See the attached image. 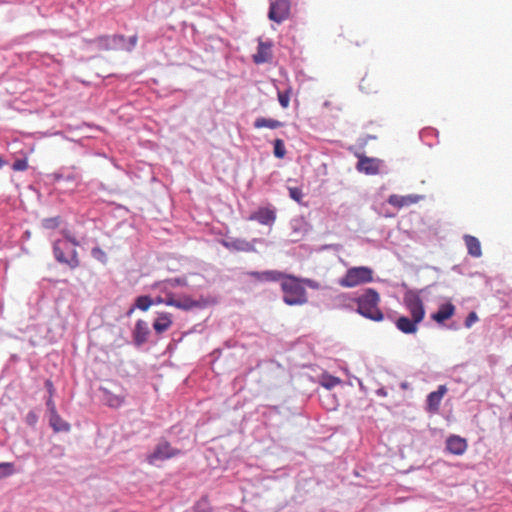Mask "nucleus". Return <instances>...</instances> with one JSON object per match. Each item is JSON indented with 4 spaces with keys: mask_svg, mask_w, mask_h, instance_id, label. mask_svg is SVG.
<instances>
[{
    "mask_svg": "<svg viewBox=\"0 0 512 512\" xmlns=\"http://www.w3.org/2000/svg\"><path fill=\"white\" fill-rule=\"evenodd\" d=\"M250 220H255L263 225H271L276 219L275 211L269 208H260L254 212L250 217Z\"/></svg>",
    "mask_w": 512,
    "mask_h": 512,
    "instance_id": "nucleus-18",
    "label": "nucleus"
},
{
    "mask_svg": "<svg viewBox=\"0 0 512 512\" xmlns=\"http://www.w3.org/2000/svg\"><path fill=\"white\" fill-rule=\"evenodd\" d=\"M464 242L467 247L469 255L473 257H480L482 255V249L480 241L472 236V235H465L464 236Z\"/></svg>",
    "mask_w": 512,
    "mask_h": 512,
    "instance_id": "nucleus-21",
    "label": "nucleus"
},
{
    "mask_svg": "<svg viewBox=\"0 0 512 512\" xmlns=\"http://www.w3.org/2000/svg\"><path fill=\"white\" fill-rule=\"evenodd\" d=\"M222 246L230 251L237 252H254L255 247L253 243L240 238L223 239L220 242Z\"/></svg>",
    "mask_w": 512,
    "mask_h": 512,
    "instance_id": "nucleus-10",
    "label": "nucleus"
},
{
    "mask_svg": "<svg viewBox=\"0 0 512 512\" xmlns=\"http://www.w3.org/2000/svg\"><path fill=\"white\" fill-rule=\"evenodd\" d=\"M12 168L15 171H24L28 169V160L26 158L18 159L13 163Z\"/></svg>",
    "mask_w": 512,
    "mask_h": 512,
    "instance_id": "nucleus-34",
    "label": "nucleus"
},
{
    "mask_svg": "<svg viewBox=\"0 0 512 512\" xmlns=\"http://www.w3.org/2000/svg\"><path fill=\"white\" fill-rule=\"evenodd\" d=\"M153 302L156 304H165V297H157Z\"/></svg>",
    "mask_w": 512,
    "mask_h": 512,
    "instance_id": "nucleus-38",
    "label": "nucleus"
},
{
    "mask_svg": "<svg viewBox=\"0 0 512 512\" xmlns=\"http://www.w3.org/2000/svg\"><path fill=\"white\" fill-rule=\"evenodd\" d=\"M421 322L417 321L414 318H408L406 316H400L396 322L395 326L398 330H400L404 334H415L418 331V325Z\"/></svg>",
    "mask_w": 512,
    "mask_h": 512,
    "instance_id": "nucleus-16",
    "label": "nucleus"
},
{
    "mask_svg": "<svg viewBox=\"0 0 512 512\" xmlns=\"http://www.w3.org/2000/svg\"><path fill=\"white\" fill-rule=\"evenodd\" d=\"M403 304L411 318L422 322L425 318V307L420 295L412 290L407 291L403 297Z\"/></svg>",
    "mask_w": 512,
    "mask_h": 512,
    "instance_id": "nucleus-8",
    "label": "nucleus"
},
{
    "mask_svg": "<svg viewBox=\"0 0 512 512\" xmlns=\"http://www.w3.org/2000/svg\"><path fill=\"white\" fill-rule=\"evenodd\" d=\"M117 36H99L93 40H90L89 43L96 44L98 47L102 49H109L111 47L112 42H115Z\"/></svg>",
    "mask_w": 512,
    "mask_h": 512,
    "instance_id": "nucleus-25",
    "label": "nucleus"
},
{
    "mask_svg": "<svg viewBox=\"0 0 512 512\" xmlns=\"http://www.w3.org/2000/svg\"><path fill=\"white\" fill-rule=\"evenodd\" d=\"M289 196L291 199L296 201L298 204H302L303 200V192L302 189L299 187H288Z\"/></svg>",
    "mask_w": 512,
    "mask_h": 512,
    "instance_id": "nucleus-30",
    "label": "nucleus"
},
{
    "mask_svg": "<svg viewBox=\"0 0 512 512\" xmlns=\"http://www.w3.org/2000/svg\"><path fill=\"white\" fill-rule=\"evenodd\" d=\"M302 282L307 283L310 287H313V288L315 287L314 283L311 280L306 279V280H302Z\"/></svg>",
    "mask_w": 512,
    "mask_h": 512,
    "instance_id": "nucleus-40",
    "label": "nucleus"
},
{
    "mask_svg": "<svg viewBox=\"0 0 512 512\" xmlns=\"http://www.w3.org/2000/svg\"><path fill=\"white\" fill-rule=\"evenodd\" d=\"M421 198L422 197L419 195L401 196V195H397V194H392L389 196L387 201L390 205L400 209L403 207L410 206L412 204H416L417 202H419V200Z\"/></svg>",
    "mask_w": 512,
    "mask_h": 512,
    "instance_id": "nucleus-14",
    "label": "nucleus"
},
{
    "mask_svg": "<svg viewBox=\"0 0 512 512\" xmlns=\"http://www.w3.org/2000/svg\"><path fill=\"white\" fill-rule=\"evenodd\" d=\"M181 451L171 446L166 440H161L157 443L154 450L147 455V462L150 465H156L158 462H162L173 457L178 456Z\"/></svg>",
    "mask_w": 512,
    "mask_h": 512,
    "instance_id": "nucleus-7",
    "label": "nucleus"
},
{
    "mask_svg": "<svg viewBox=\"0 0 512 512\" xmlns=\"http://www.w3.org/2000/svg\"><path fill=\"white\" fill-rule=\"evenodd\" d=\"M60 225L59 217L46 218L42 221V226L45 229H56Z\"/></svg>",
    "mask_w": 512,
    "mask_h": 512,
    "instance_id": "nucleus-32",
    "label": "nucleus"
},
{
    "mask_svg": "<svg viewBox=\"0 0 512 512\" xmlns=\"http://www.w3.org/2000/svg\"><path fill=\"white\" fill-rule=\"evenodd\" d=\"M374 271L367 266H355L349 268L343 277L338 281L344 288H354L360 285L368 284L373 281Z\"/></svg>",
    "mask_w": 512,
    "mask_h": 512,
    "instance_id": "nucleus-4",
    "label": "nucleus"
},
{
    "mask_svg": "<svg viewBox=\"0 0 512 512\" xmlns=\"http://www.w3.org/2000/svg\"><path fill=\"white\" fill-rule=\"evenodd\" d=\"M282 126H283V123L281 121L272 119V118L259 117L254 122V127L256 129H261V128L277 129Z\"/></svg>",
    "mask_w": 512,
    "mask_h": 512,
    "instance_id": "nucleus-24",
    "label": "nucleus"
},
{
    "mask_svg": "<svg viewBox=\"0 0 512 512\" xmlns=\"http://www.w3.org/2000/svg\"><path fill=\"white\" fill-rule=\"evenodd\" d=\"M272 44L270 42L259 41L257 52L253 55V61L256 64L269 62L272 59Z\"/></svg>",
    "mask_w": 512,
    "mask_h": 512,
    "instance_id": "nucleus-17",
    "label": "nucleus"
},
{
    "mask_svg": "<svg viewBox=\"0 0 512 512\" xmlns=\"http://www.w3.org/2000/svg\"><path fill=\"white\" fill-rule=\"evenodd\" d=\"M18 470L15 468L14 464L11 462H2L0 463V479H5L13 474H15Z\"/></svg>",
    "mask_w": 512,
    "mask_h": 512,
    "instance_id": "nucleus-26",
    "label": "nucleus"
},
{
    "mask_svg": "<svg viewBox=\"0 0 512 512\" xmlns=\"http://www.w3.org/2000/svg\"><path fill=\"white\" fill-rule=\"evenodd\" d=\"M55 389L51 380L45 381V397L46 405L49 413V424L55 432H68L70 424L64 421L57 413L56 406L53 401Z\"/></svg>",
    "mask_w": 512,
    "mask_h": 512,
    "instance_id": "nucleus-5",
    "label": "nucleus"
},
{
    "mask_svg": "<svg viewBox=\"0 0 512 512\" xmlns=\"http://www.w3.org/2000/svg\"><path fill=\"white\" fill-rule=\"evenodd\" d=\"M246 274L258 282H277L283 277V273L277 270L249 271Z\"/></svg>",
    "mask_w": 512,
    "mask_h": 512,
    "instance_id": "nucleus-13",
    "label": "nucleus"
},
{
    "mask_svg": "<svg viewBox=\"0 0 512 512\" xmlns=\"http://www.w3.org/2000/svg\"><path fill=\"white\" fill-rule=\"evenodd\" d=\"M154 304L153 300L149 296H139L136 299L135 307L147 311Z\"/></svg>",
    "mask_w": 512,
    "mask_h": 512,
    "instance_id": "nucleus-27",
    "label": "nucleus"
},
{
    "mask_svg": "<svg viewBox=\"0 0 512 512\" xmlns=\"http://www.w3.org/2000/svg\"><path fill=\"white\" fill-rule=\"evenodd\" d=\"M466 439L452 435L446 441L447 450L454 455H462L467 450Z\"/></svg>",
    "mask_w": 512,
    "mask_h": 512,
    "instance_id": "nucleus-15",
    "label": "nucleus"
},
{
    "mask_svg": "<svg viewBox=\"0 0 512 512\" xmlns=\"http://www.w3.org/2000/svg\"><path fill=\"white\" fill-rule=\"evenodd\" d=\"M165 305L178 308L180 310L188 311L193 308H203L207 305V301L204 298L193 299L188 295H181L176 297L172 292H166Z\"/></svg>",
    "mask_w": 512,
    "mask_h": 512,
    "instance_id": "nucleus-6",
    "label": "nucleus"
},
{
    "mask_svg": "<svg viewBox=\"0 0 512 512\" xmlns=\"http://www.w3.org/2000/svg\"><path fill=\"white\" fill-rule=\"evenodd\" d=\"M381 161L379 159L360 156L357 163V170L367 175H376L379 173Z\"/></svg>",
    "mask_w": 512,
    "mask_h": 512,
    "instance_id": "nucleus-11",
    "label": "nucleus"
},
{
    "mask_svg": "<svg viewBox=\"0 0 512 512\" xmlns=\"http://www.w3.org/2000/svg\"><path fill=\"white\" fill-rule=\"evenodd\" d=\"M290 13V3L288 0H276L271 3L268 17L277 23L283 22Z\"/></svg>",
    "mask_w": 512,
    "mask_h": 512,
    "instance_id": "nucleus-9",
    "label": "nucleus"
},
{
    "mask_svg": "<svg viewBox=\"0 0 512 512\" xmlns=\"http://www.w3.org/2000/svg\"><path fill=\"white\" fill-rule=\"evenodd\" d=\"M148 328L144 321L138 320L135 325L134 340L137 345H141L147 340Z\"/></svg>",
    "mask_w": 512,
    "mask_h": 512,
    "instance_id": "nucleus-23",
    "label": "nucleus"
},
{
    "mask_svg": "<svg viewBox=\"0 0 512 512\" xmlns=\"http://www.w3.org/2000/svg\"><path fill=\"white\" fill-rule=\"evenodd\" d=\"M185 281L181 280V279H173V280H170L167 282V284H170L171 286H176V285H182L184 284Z\"/></svg>",
    "mask_w": 512,
    "mask_h": 512,
    "instance_id": "nucleus-37",
    "label": "nucleus"
},
{
    "mask_svg": "<svg viewBox=\"0 0 512 512\" xmlns=\"http://www.w3.org/2000/svg\"><path fill=\"white\" fill-rule=\"evenodd\" d=\"M274 155L275 157L282 159L286 155L285 144L282 139H276L274 141Z\"/></svg>",
    "mask_w": 512,
    "mask_h": 512,
    "instance_id": "nucleus-28",
    "label": "nucleus"
},
{
    "mask_svg": "<svg viewBox=\"0 0 512 512\" xmlns=\"http://www.w3.org/2000/svg\"><path fill=\"white\" fill-rule=\"evenodd\" d=\"M455 313V306L448 302L442 304L438 311L431 315V318L437 323H443L444 321L450 319Z\"/></svg>",
    "mask_w": 512,
    "mask_h": 512,
    "instance_id": "nucleus-19",
    "label": "nucleus"
},
{
    "mask_svg": "<svg viewBox=\"0 0 512 512\" xmlns=\"http://www.w3.org/2000/svg\"><path fill=\"white\" fill-rule=\"evenodd\" d=\"M91 255L94 259L100 261L101 263L107 262V255L100 247H94L91 250Z\"/></svg>",
    "mask_w": 512,
    "mask_h": 512,
    "instance_id": "nucleus-33",
    "label": "nucleus"
},
{
    "mask_svg": "<svg viewBox=\"0 0 512 512\" xmlns=\"http://www.w3.org/2000/svg\"><path fill=\"white\" fill-rule=\"evenodd\" d=\"M290 94H291L290 89H287L286 91H278V94H277L278 101L283 108H287L289 106Z\"/></svg>",
    "mask_w": 512,
    "mask_h": 512,
    "instance_id": "nucleus-31",
    "label": "nucleus"
},
{
    "mask_svg": "<svg viewBox=\"0 0 512 512\" xmlns=\"http://www.w3.org/2000/svg\"><path fill=\"white\" fill-rule=\"evenodd\" d=\"M355 301L360 315L377 322L383 320L384 314L379 308L380 295L375 289H366Z\"/></svg>",
    "mask_w": 512,
    "mask_h": 512,
    "instance_id": "nucleus-3",
    "label": "nucleus"
},
{
    "mask_svg": "<svg viewBox=\"0 0 512 512\" xmlns=\"http://www.w3.org/2000/svg\"><path fill=\"white\" fill-rule=\"evenodd\" d=\"M448 389L445 385H440L436 391L431 392L427 396V411L430 413H436L439 410L442 398L447 393Z\"/></svg>",
    "mask_w": 512,
    "mask_h": 512,
    "instance_id": "nucleus-12",
    "label": "nucleus"
},
{
    "mask_svg": "<svg viewBox=\"0 0 512 512\" xmlns=\"http://www.w3.org/2000/svg\"><path fill=\"white\" fill-rule=\"evenodd\" d=\"M478 321L476 312H470L465 320V327L470 328L474 323Z\"/></svg>",
    "mask_w": 512,
    "mask_h": 512,
    "instance_id": "nucleus-35",
    "label": "nucleus"
},
{
    "mask_svg": "<svg viewBox=\"0 0 512 512\" xmlns=\"http://www.w3.org/2000/svg\"><path fill=\"white\" fill-rule=\"evenodd\" d=\"M172 315L167 312H162L158 314V317L155 319L153 323V328L156 333L161 334L167 331L172 325Z\"/></svg>",
    "mask_w": 512,
    "mask_h": 512,
    "instance_id": "nucleus-20",
    "label": "nucleus"
},
{
    "mask_svg": "<svg viewBox=\"0 0 512 512\" xmlns=\"http://www.w3.org/2000/svg\"><path fill=\"white\" fill-rule=\"evenodd\" d=\"M283 301L289 306L303 305L307 303V292L302 286V280L283 273L280 279Z\"/></svg>",
    "mask_w": 512,
    "mask_h": 512,
    "instance_id": "nucleus-2",
    "label": "nucleus"
},
{
    "mask_svg": "<svg viewBox=\"0 0 512 512\" xmlns=\"http://www.w3.org/2000/svg\"><path fill=\"white\" fill-rule=\"evenodd\" d=\"M130 43H131L132 46H135L136 43H137V36H132L130 38Z\"/></svg>",
    "mask_w": 512,
    "mask_h": 512,
    "instance_id": "nucleus-39",
    "label": "nucleus"
},
{
    "mask_svg": "<svg viewBox=\"0 0 512 512\" xmlns=\"http://www.w3.org/2000/svg\"><path fill=\"white\" fill-rule=\"evenodd\" d=\"M61 233L63 238L53 243L54 257L59 263L66 264L69 268L75 269L80 265L76 250L79 242L67 230H62Z\"/></svg>",
    "mask_w": 512,
    "mask_h": 512,
    "instance_id": "nucleus-1",
    "label": "nucleus"
},
{
    "mask_svg": "<svg viewBox=\"0 0 512 512\" xmlns=\"http://www.w3.org/2000/svg\"><path fill=\"white\" fill-rule=\"evenodd\" d=\"M368 82H369V78H368V77H364V78L361 80V82H360V88H361L362 90L367 91V92H368V90H369V87H368V86H369V83H368Z\"/></svg>",
    "mask_w": 512,
    "mask_h": 512,
    "instance_id": "nucleus-36",
    "label": "nucleus"
},
{
    "mask_svg": "<svg viewBox=\"0 0 512 512\" xmlns=\"http://www.w3.org/2000/svg\"><path fill=\"white\" fill-rule=\"evenodd\" d=\"M6 162L0 157V168H2Z\"/></svg>",
    "mask_w": 512,
    "mask_h": 512,
    "instance_id": "nucleus-41",
    "label": "nucleus"
},
{
    "mask_svg": "<svg viewBox=\"0 0 512 512\" xmlns=\"http://www.w3.org/2000/svg\"><path fill=\"white\" fill-rule=\"evenodd\" d=\"M102 393H103V401L109 407L119 408L120 406H122V404L125 401V397L123 395L113 394L106 388H102Z\"/></svg>",
    "mask_w": 512,
    "mask_h": 512,
    "instance_id": "nucleus-22",
    "label": "nucleus"
},
{
    "mask_svg": "<svg viewBox=\"0 0 512 512\" xmlns=\"http://www.w3.org/2000/svg\"><path fill=\"white\" fill-rule=\"evenodd\" d=\"M321 383H322V386H324L325 388L332 389L335 386L339 385L341 383V380L338 377L327 375V376H323Z\"/></svg>",
    "mask_w": 512,
    "mask_h": 512,
    "instance_id": "nucleus-29",
    "label": "nucleus"
}]
</instances>
